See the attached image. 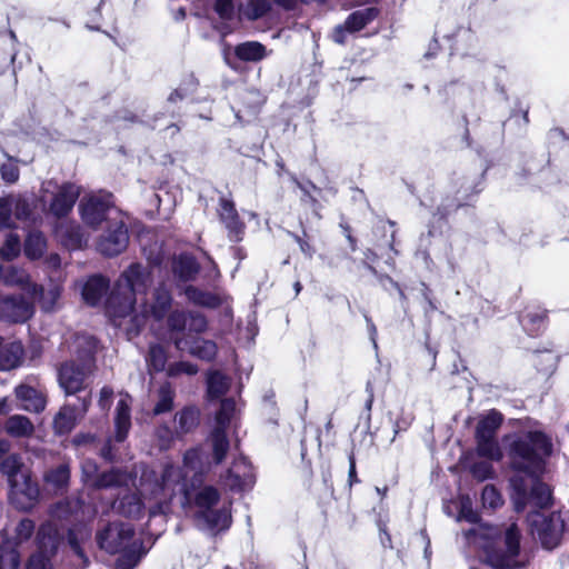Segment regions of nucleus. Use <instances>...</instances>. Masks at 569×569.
I'll use <instances>...</instances> for the list:
<instances>
[{"label":"nucleus","mask_w":569,"mask_h":569,"mask_svg":"<svg viewBox=\"0 0 569 569\" xmlns=\"http://www.w3.org/2000/svg\"><path fill=\"white\" fill-rule=\"evenodd\" d=\"M27 293L39 301L44 312H51L56 309V305L61 296V287L58 283H50L48 288H43L33 283L29 284Z\"/></svg>","instance_id":"obj_22"},{"label":"nucleus","mask_w":569,"mask_h":569,"mask_svg":"<svg viewBox=\"0 0 569 569\" xmlns=\"http://www.w3.org/2000/svg\"><path fill=\"white\" fill-rule=\"evenodd\" d=\"M82 479L86 485L92 487L99 477L98 463L92 459H84L81 463Z\"/></svg>","instance_id":"obj_53"},{"label":"nucleus","mask_w":569,"mask_h":569,"mask_svg":"<svg viewBox=\"0 0 569 569\" xmlns=\"http://www.w3.org/2000/svg\"><path fill=\"white\" fill-rule=\"evenodd\" d=\"M299 82L301 84H307V92L305 94V97L301 99V103L305 104V106H309L311 103V100L312 98L317 94L318 90H317V86H318V80L312 77V76H306L303 79H299Z\"/></svg>","instance_id":"obj_61"},{"label":"nucleus","mask_w":569,"mask_h":569,"mask_svg":"<svg viewBox=\"0 0 569 569\" xmlns=\"http://www.w3.org/2000/svg\"><path fill=\"white\" fill-rule=\"evenodd\" d=\"M10 486V500L21 510H29L40 496L38 483L26 475H20Z\"/></svg>","instance_id":"obj_14"},{"label":"nucleus","mask_w":569,"mask_h":569,"mask_svg":"<svg viewBox=\"0 0 569 569\" xmlns=\"http://www.w3.org/2000/svg\"><path fill=\"white\" fill-rule=\"evenodd\" d=\"M100 549L110 555L121 553L116 569H133L147 553L142 542L134 539V529L129 522H110L97 533Z\"/></svg>","instance_id":"obj_4"},{"label":"nucleus","mask_w":569,"mask_h":569,"mask_svg":"<svg viewBox=\"0 0 569 569\" xmlns=\"http://www.w3.org/2000/svg\"><path fill=\"white\" fill-rule=\"evenodd\" d=\"M481 500L485 508L497 509L503 503L500 492L492 485H487L482 489Z\"/></svg>","instance_id":"obj_49"},{"label":"nucleus","mask_w":569,"mask_h":569,"mask_svg":"<svg viewBox=\"0 0 569 569\" xmlns=\"http://www.w3.org/2000/svg\"><path fill=\"white\" fill-rule=\"evenodd\" d=\"M199 270L200 266L197 259L189 253H181L172 261V272L180 281L194 280Z\"/></svg>","instance_id":"obj_28"},{"label":"nucleus","mask_w":569,"mask_h":569,"mask_svg":"<svg viewBox=\"0 0 569 569\" xmlns=\"http://www.w3.org/2000/svg\"><path fill=\"white\" fill-rule=\"evenodd\" d=\"M63 539L62 528L52 521L43 522L36 535L37 549L54 557Z\"/></svg>","instance_id":"obj_19"},{"label":"nucleus","mask_w":569,"mask_h":569,"mask_svg":"<svg viewBox=\"0 0 569 569\" xmlns=\"http://www.w3.org/2000/svg\"><path fill=\"white\" fill-rule=\"evenodd\" d=\"M458 520H466L470 523H476L479 520V515L472 509V502L468 496H461L459 499Z\"/></svg>","instance_id":"obj_51"},{"label":"nucleus","mask_w":569,"mask_h":569,"mask_svg":"<svg viewBox=\"0 0 569 569\" xmlns=\"http://www.w3.org/2000/svg\"><path fill=\"white\" fill-rule=\"evenodd\" d=\"M4 430L13 438H27L33 435L34 426L28 417L13 415L7 419Z\"/></svg>","instance_id":"obj_32"},{"label":"nucleus","mask_w":569,"mask_h":569,"mask_svg":"<svg viewBox=\"0 0 569 569\" xmlns=\"http://www.w3.org/2000/svg\"><path fill=\"white\" fill-rule=\"evenodd\" d=\"M230 387L227 376L220 371H210L207 376V392L210 399L220 398Z\"/></svg>","instance_id":"obj_40"},{"label":"nucleus","mask_w":569,"mask_h":569,"mask_svg":"<svg viewBox=\"0 0 569 569\" xmlns=\"http://www.w3.org/2000/svg\"><path fill=\"white\" fill-rule=\"evenodd\" d=\"M158 400L153 408L156 416L169 412L173 407V400L176 397L174 389L168 382L161 385L158 389Z\"/></svg>","instance_id":"obj_41"},{"label":"nucleus","mask_w":569,"mask_h":569,"mask_svg":"<svg viewBox=\"0 0 569 569\" xmlns=\"http://www.w3.org/2000/svg\"><path fill=\"white\" fill-rule=\"evenodd\" d=\"M146 361L150 370L156 372L163 371L168 361L166 349L158 343L150 345Z\"/></svg>","instance_id":"obj_45"},{"label":"nucleus","mask_w":569,"mask_h":569,"mask_svg":"<svg viewBox=\"0 0 569 569\" xmlns=\"http://www.w3.org/2000/svg\"><path fill=\"white\" fill-rule=\"evenodd\" d=\"M22 466H23V462H22L20 455H18V453L8 455L7 453L0 460V472L6 475L9 479V482H11L12 480H16L17 478L20 477V475H21L20 471H21Z\"/></svg>","instance_id":"obj_44"},{"label":"nucleus","mask_w":569,"mask_h":569,"mask_svg":"<svg viewBox=\"0 0 569 569\" xmlns=\"http://www.w3.org/2000/svg\"><path fill=\"white\" fill-rule=\"evenodd\" d=\"M198 372V366L188 361H178L168 366L167 375L169 377H178L180 375L193 376Z\"/></svg>","instance_id":"obj_52"},{"label":"nucleus","mask_w":569,"mask_h":569,"mask_svg":"<svg viewBox=\"0 0 569 569\" xmlns=\"http://www.w3.org/2000/svg\"><path fill=\"white\" fill-rule=\"evenodd\" d=\"M136 486V476L120 469L101 472L92 486L94 489L129 488Z\"/></svg>","instance_id":"obj_24"},{"label":"nucleus","mask_w":569,"mask_h":569,"mask_svg":"<svg viewBox=\"0 0 569 569\" xmlns=\"http://www.w3.org/2000/svg\"><path fill=\"white\" fill-rule=\"evenodd\" d=\"M23 359V346L20 341H6L0 337V371L18 368Z\"/></svg>","instance_id":"obj_23"},{"label":"nucleus","mask_w":569,"mask_h":569,"mask_svg":"<svg viewBox=\"0 0 569 569\" xmlns=\"http://www.w3.org/2000/svg\"><path fill=\"white\" fill-rule=\"evenodd\" d=\"M20 251L21 243L19 236L16 233H9L0 249V258L2 260L11 261L20 254Z\"/></svg>","instance_id":"obj_48"},{"label":"nucleus","mask_w":569,"mask_h":569,"mask_svg":"<svg viewBox=\"0 0 569 569\" xmlns=\"http://www.w3.org/2000/svg\"><path fill=\"white\" fill-rule=\"evenodd\" d=\"M46 248L47 241L42 232L32 230L27 234L23 250L29 259L36 260L41 258Z\"/></svg>","instance_id":"obj_38"},{"label":"nucleus","mask_w":569,"mask_h":569,"mask_svg":"<svg viewBox=\"0 0 569 569\" xmlns=\"http://www.w3.org/2000/svg\"><path fill=\"white\" fill-rule=\"evenodd\" d=\"M52 558L53 556H49L48 553L37 549V551L29 558L27 569H51Z\"/></svg>","instance_id":"obj_54"},{"label":"nucleus","mask_w":569,"mask_h":569,"mask_svg":"<svg viewBox=\"0 0 569 569\" xmlns=\"http://www.w3.org/2000/svg\"><path fill=\"white\" fill-rule=\"evenodd\" d=\"M137 491L124 495L113 503V508L122 516L129 518H138L143 511L142 497H150V495H142L140 492V483L133 486Z\"/></svg>","instance_id":"obj_26"},{"label":"nucleus","mask_w":569,"mask_h":569,"mask_svg":"<svg viewBox=\"0 0 569 569\" xmlns=\"http://www.w3.org/2000/svg\"><path fill=\"white\" fill-rule=\"evenodd\" d=\"M114 427L116 440L118 442L124 441L131 427L130 403L127 397L121 398L117 403Z\"/></svg>","instance_id":"obj_29"},{"label":"nucleus","mask_w":569,"mask_h":569,"mask_svg":"<svg viewBox=\"0 0 569 569\" xmlns=\"http://www.w3.org/2000/svg\"><path fill=\"white\" fill-rule=\"evenodd\" d=\"M520 531L516 523L506 530L503 549L493 548L488 551V561L496 569H515L519 567Z\"/></svg>","instance_id":"obj_10"},{"label":"nucleus","mask_w":569,"mask_h":569,"mask_svg":"<svg viewBox=\"0 0 569 569\" xmlns=\"http://www.w3.org/2000/svg\"><path fill=\"white\" fill-rule=\"evenodd\" d=\"M7 201L10 204L11 214L18 220L30 219L34 209L33 194H9Z\"/></svg>","instance_id":"obj_31"},{"label":"nucleus","mask_w":569,"mask_h":569,"mask_svg":"<svg viewBox=\"0 0 569 569\" xmlns=\"http://www.w3.org/2000/svg\"><path fill=\"white\" fill-rule=\"evenodd\" d=\"M377 12L376 8H365L352 12L343 24L337 26L338 36H343L345 32H359L377 17Z\"/></svg>","instance_id":"obj_27"},{"label":"nucleus","mask_w":569,"mask_h":569,"mask_svg":"<svg viewBox=\"0 0 569 569\" xmlns=\"http://www.w3.org/2000/svg\"><path fill=\"white\" fill-rule=\"evenodd\" d=\"M59 237L64 247L70 250L83 248L88 243V236L83 229L73 223L61 226L58 229Z\"/></svg>","instance_id":"obj_30"},{"label":"nucleus","mask_w":569,"mask_h":569,"mask_svg":"<svg viewBox=\"0 0 569 569\" xmlns=\"http://www.w3.org/2000/svg\"><path fill=\"white\" fill-rule=\"evenodd\" d=\"M2 282L7 286L23 287L26 291L29 288V284H33L30 282L29 274L24 269L12 266L4 268Z\"/></svg>","instance_id":"obj_46"},{"label":"nucleus","mask_w":569,"mask_h":569,"mask_svg":"<svg viewBox=\"0 0 569 569\" xmlns=\"http://www.w3.org/2000/svg\"><path fill=\"white\" fill-rule=\"evenodd\" d=\"M218 214L220 221L228 231V238L232 242H240L243 239L246 226L240 220L232 200L221 198L219 201Z\"/></svg>","instance_id":"obj_17"},{"label":"nucleus","mask_w":569,"mask_h":569,"mask_svg":"<svg viewBox=\"0 0 569 569\" xmlns=\"http://www.w3.org/2000/svg\"><path fill=\"white\" fill-rule=\"evenodd\" d=\"M34 312L33 305L22 296L0 297V318L9 322H26Z\"/></svg>","instance_id":"obj_15"},{"label":"nucleus","mask_w":569,"mask_h":569,"mask_svg":"<svg viewBox=\"0 0 569 569\" xmlns=\"http://www.w3.org/2000/svg\"><path fill=\"white\" fill-rule=\"evenodd\" d=\"M502 415L497 410H490L483 416L476 429V437L497 438V431L502 423Z\"/></svg>","instance_id":"obj_37"},{"label":"nucleus","mask_w":569,"mask_h":569,"mask_svg":"<svg viewBox=\"0 0 569 569\" xmlns=\"http://www.w3.org/2000/svg\"><path fill=\"white\" fill-rule=\"evenodd\" d=\"M271 8L269 0H250L244 7H241L240 14L256 20L263 17Z\"/></svg>","instance_id":"obj_47"},{"label":"nucleus","mask_w":569,"mask_h":569,"mask_svg":"<svg viewBox=\"0 0 569 569\" xmlns=\"http://www.w3.org/2000/svg\"><path fill=\"white\" fill-rule=\"evenodd\" d=\"M551 451V440L539 430L521 432L510 441V467L518 472L510 479L516 511L521 512L527 506L543 509L550 505L551 490L539 476L545 471Z\"/></svg>","instance_id":"obj_1"},{"label":"nucleus","mask_w":569,"mask_h":569,"mask_svg":"<svg viewBox=\"0 0 569 569\" xmlns=\"http://www.w3.org/2000/svg\"><path fill=\"white\" fill-rule=\"evenodd\" d=\"M292 181L296 183V186L302 191L303 202H309L310 204H316L317 199L311 194L312 190H318L317 186L312 183L311 181H308L306 183L300 182L297 178L292 177Z\"/></svg>","instance_id":"obj_62"},{"label":"nucleus","mask_w":569,"mask_h":569,"mask_svg":"<svg viewBox=\"0 0 569 569\" xmlns=\"http://www.w3.org/2000/svg\"><path fill=\"white\" fill-rule=\"evenodd\" d=\"M109 290V280L100 274H93L82 286L81 295L84 302L96 307Z\"/></svg>","instance_id":"obj_25"},{"label":"nucleus","mask_w":569,"mask_h":569,"mask_svg":"<svg viewBox=\"0 0 569 569\" xmlns=\"http://www.w3.org/2000/svg\"><path fill=\"white\" fill-rule=\"evenodd\" d=\"M0 172L2 179L7 182L13 183L19 179L18 166L12 161L3 163L0 168Z\"/></svg>","instance_id":"obj_64"},{"label":"nucleus","mask_w":569,"mask_h":569,"mask_svg":"<svg viewBox=\"0 0 569 569\" xmlns=\"http://www.w3.org/2000/svg\"><path fill=\"white\" fill-rule=\"evenodd\" d=\"M14 393L20 401L21 409L39 413L44 410L47 406L46 390L38 386H32L29 382H23L16 387Z\"/></svg>","instance_id":"obj_18"},{"label":"nucleus","mask_w":569,"mask_h":569,"mask_svg":"<svg viewBox=\"0 0 569 569\" xmlns=\"http://www.w3.org/2000/svg\"><path fill=\"white\" fill-rule=\"evenodd\" d=\"M13 226L14 223L10 211V204L7 201V197H0V230L10 229Z\"/></svg>","instance_id":"obj_60"},{"label":"nucleus","mask_w":569,"mask_h":569,"mask_svg":"<svg viewBox=\"0 0 569 569\" xmlns=\"http://www.w3.org/2000/svg\"><path fill=\"white\" fill-rule=\"evenodd\" d=\"M234 412L236 401L233 399L227 398L221 400L220 408L216 413V427L208 438L214 465H220L226 459L229 451L230 442L227 430Z\"/></svg>","instance_id":"obj_7"},{"label":"nucleus","mask_w":569,"mask_h":569,"mask_svg":"<svg viewBox=\"0 0 569 569\" xmlns=\"http://www.w3.org/2000/svg\"><path fill=\"white\" fill-rule=\"evenodd\" d=\"M236 57L246 62H257L267 57L266 47L258 41H246L234 48Z\"/></svg>","instance_id":"obj_33"},{"label":"nucleus","mask_w":569,"mask_h":569,"mask_svg":"<svg viewBox=\"0 0 569 569\" xmlns=\"http://www.w3.org/2000/svg\"><path fill=\"white\" fill-rule=\"evenodd\" d=\"M43 479L46 483L53 488L54 491H64L70 480V468L68 463H60L49 469Z\"/></svg>","instance_id":"obj_35"},{"label":"nucleus","mask_w":569,"mask_h":569,"mask_svg":"<svg viewBox=\"0 0 569 569\" xmlns=\"http://www.w3.org/2000/svg\"><path fill=\"white\" fill-rule=\"evenodd\" d=\"M76 411L71 407H63L56 415L53 427L57 433L64 435L70 432L76 426Z\"/></svg>","instance_id":"obj_43"},{"label":"nucleus","mask_w":569,"mask_h":569,"mask_svg":"<svg viewBox=\"0 0 569 569\" xmlns=\"http://www.w3.org/2000/svg\"><path fill=\"white\" fill-rule=\"evenodd\" d=\"M189 321L187 323L189 333L187 336H191L190 333H197L200 335L204 332L208 328L207 319L203 315L198 312H191L188 317Z\"/></svg>","instance_id":"obj_56"},{"label":"nucleus","mask_w":569,"mask_h":569,"mask_svg":"<svg viewBox=\"0 0 569 569\" xmlns=\"http://www.w3.org/2000/svg\"><path fill=\"white\" fill-rule=\"evenodd\" d=\"M34 522L29 519V518H23L21 519L17 527H16V530H14V533H16V541H13L14 543H17V546L19 543H22L24 541H28L33 532H34Z\"/></svg>","instance_id":"obj_50"},{"label":"nucleus","mask_w":569,"mask_h":569,"mask_svg":"<svg viewBox=\"0 0 569 569\" xmlns=\"http://www.w3.org/2000/svg\"><path fill=\"white\" fill-rule=\"evenodd\" d=\"M172 305V297L164 283H160L152 293L151 303L143 302V318L152 317L161 321L169 312Z\"/></svg>","instance_id":"obj_20"},{"label":"nucleus","mask_w":569,"mask_h":569,"mask_svg":"<svg viewBox=\"0 0 569 569\" xmlns=\"http://www.w3.org/2000/svg\"><path fill=\"white\" fill-rule=\"evenodd\" d=\"M21 558L17 543L6 540L0 546V569H20Z\"/></svg>","instance_id":"obj_39"},{"label":"nucleus","mask_w":569,"mask_h":569,"mask_svg":"<svg viewBox=\"0 0 569 569\" xmlns=\"http://www.w3.org/2000/svg\"><path fill=\"white\" fill-rule=\"evenodd\" d=\"M82 221L96 229L103 221L107 223L117 217L118 210L112 206L111 194H92L84 197L79 203Z\"/></svg>","instance_id":"obj_9"},{"label":"nucleus","mask_w":569,"mask_h":569,"mask_svg":"<svg viewBox=\"0 0 569 569\" xmlns=\"http://www.w3.org/2000/svg\"><path fill=\"white\" fill-rule=\"evenodd\" d=\"M532 533L537 535L546 549H553L559 545L565 530V521L560 513L552 512L550 516L535 512L529 517Z\"/></svg>","instance_id":"obj_11"},{"label":"nucleus","mask_w":569,"mask_h":569,"mask_svg":"<svg viewBox=\"0 0 569 569\" xmlns=\"http://www.w3.org/2000/svg\"><path fill=\"white\" fill-rule=\"evenodd\" d=\"M476 440L477 452L479 456L492 461H499L502 458V452L497 438L476 437Z\"/></svg>","instance_id":"obj_42"},{"label":"nucleus","mask_w":569,"mask_h":569,"mask_svg":"<svg viewBox=\"0 0 569 569\" xmlns=\"http://www.w3.org/2000/svg\"><path fill=\"white\" fill-rule=\"evenodd\" d=\"M197 87L196 80L190 77L189 80L177 88L168 98V102L176 103L178 100L184 99L188 94L192 93Z\"/></svg>","instance_id":"obj_58"},{"label":"nucleus","mask_w":569,"mask_h":569,"mask_svg":"<svg viewBox=\"0 0 569 569\" xmlns=\"http://www.w3.org/2000/svg\"><path fill=\"white\" fill-rule=\"evenodd\" d=\"M174 346L179 350L188 351L192 357L203 361H212L218 352V347L213 340L201 337L186 336L174 339Z\"/></svg>","instance_id":"obj_16"},{"label":"nucleus","mask_w":569,"mask_h":569,"mask_svg":"<svg viewBox=\"0 0 569 569\" xmlns=\"http://www.w3.org/2000/svg\"><path fill=\"white\" fill-rule=\"evenodd\" d=\"M471 473L472 476L479 480L485 481L487 479H490L493 477V467L488 461H479L475 462L471 467Z\"/></svg>","instance_id":"obj_57"},{"label":"nucleus","mask_w":569,"mask_h":569,"mask_svg":"<svg viewBox=\"0 0 569 569\" xmlns=\"http://www.w3.org/2000/svg\"><path fill=\"white\" fill-rule=\"evenodd\" d=\"M210 469L204 461L200 448H191L183 455V466L167 463L160 481L152 471L144 470L140 478V492L150 495L159 505L167 503L173 498L179 499L182 507L191 502V490L197 489L203 481V475Z\"/></svg>","instance_id":"obj_2"},{"label":"nucleus","mask_w":569,"mask_h":569,"mask_svg":"<svg viewBox=\"0 0 569 569\" xmlns=\"http://www.w3.org/2000/svg\"><path fill=\"white\" fill-rule=\"evenodd\" d=\"M453 196H448L442 201V203L438 207V213L441 217H445L449 212L468 204L472 198L481 191L479 188V183H476L475 180L462 178L455 181L453 186Z\"/></svg>","instance_id":"obj_13"},{"label":"nucleus","mask_w":569,"mask_h":569,"mask_svg":"<svg viewBox=\"0 0 569 569\" xmlns=\"http://www.w3.org/2000/svg\"><path fill=\"white\" fill-rule=\"evenodd\" d=\"M129 243L127 222L120 212L107 223V228L97 241V250L106 257H116L123 252Z\"/></svg>","instance_id":"obj_8"},{"label":"nucleus","mask_w":569,"mask_h":569,"mask_svg":"<svg viewBox=\"0 0 569 569\" xmlns=\"http://www.w3.org/2000/svg\"><path fill=\"white\" fill-rule=\"evenodd\" d=\"M219 499L220 493L212 486H207L199 490H191V502L188 503L187 507L193 505L197 508L194 518L200 529L210 532H219L230 527V507L224 506L220 509L213 508Z\"/></svg>","instance_id":"obj_6"},{"label":"nucleus","mask_w":569,"mask_h":569,"mask_svg":"<svg viewBox=\"0 0 569 569\" xmlns=\"http://www.w3.org/2000/svg\"><path fill=\"white\" fill-rule=\"evenodd\" d=\"M220 481L226 489L232 492L251 489L254 483V476L250 462L243 457L236 459L226 475L221 476Z\"/></svg>","instance_id":"obj_12"},{"label":"nucleus","mask_w":569,"mask_h":569,"mask_svg":"<svg viewBox=\"0 0 569 569\" xmlns=\"http://www.w3.org/2000/svg\"><path fill=\"white\" fill-rule=\"evenodd\" d=\"M79 194L80 191L76 184H62L52 198L50 212L57 218L66 217L72 210Z\"/></svg>","instance_id":"obj_21"},{"label":"nucleus","mask_w":569,"mask_h":569,"mask_svg":"<svg viewBox=\"0 0 569 569\" xmlns=\"http://www.w3.org/2000/svg\"><path fill=\"white\" fill-rule=\"evenodd\" d=\"M151 284V272L140 263L130 264L119 277L107 298V311L111 317L124 318L134 309L138 296H144Z\"/></svg>","instance_id":"obj_3"},{"label":"nucleus","mask_w":569,"mask_h":569,"mask_svg":"<svg viewBox=\"0 0 569 569\" xmlns=\"http://www.w3.org/2000/svg\"><path fill=\"white\" fill-rule=\"evenodd\" d=\"M176 421L178 433H189L199 425L200 410L194 406H187L176 413Z\"/></svg>","instance_id":"obj_34"},{"label":"nucleus","mask_w":569,"mask_h":569,"mask_svg":"<svg viewBox=\"0 0 569 569\" xmlns=\"http://www.w3.org/2000/svg\"><path fill=\"white\" fill-rule=\"evenodd\" d=\"M168 328L174 332H182L187 328L188 316L180 310H174L168 315Z\"/></svg>","instance_id":"obj_55"},{"label":"nucleus","mask_w":569,"mask_h":569,"mask_svg":"<svg viewBox=\"0 0 569 569\" xmlns=\"http://www.w3.org/2000/svg\"><path fill=\"white\" fill-rule=\"evenodd\" d=\"M68 543L77 557L82 561L83 567H88L90 563L89 558L81 547L77 532L72 529L68 530Z\"/></svg>","instance_id":"obj_59"},{"label":"nucleus","mask_w":569,"mask_h":569,"mask_svg":"<svg viewBox=\"0 0 569 569\" xmlns=\"http://www.w3.org/2000/svg\"><path fill=\"white\" fill-rule=\"evenodd\" d=\"M97 340L89 335H78L74 339L77 360H68L58 369V382L66 396L83 391L94 365Z\"/></svg>","instance_id":"obj_5"},{"label":"nucleus","mask_w":569,"mask_h":569,"mask_svg":"<svg viewBox=\"0 0 569 569\" xmlns=\"http://www.w3.org/2000/svg\"><path fill=\"white\" fill-rule=\"evenodd\" d=\"M187 299L201 307L217 308L221 306L222 299L219 295L188 286L184 290Z\"/></svg>","instance_id":"obj_36"},{"label":"nucleus","mask_w":569,"mask_h":569,"mask_svg":"<svg viewBox=\"0 0 569 569\" xmlns=\"http://www.w3.org/2000/svg\"><path fill=\"white\" fill-rule=\"evenodd\" d=\"M545 315L541 312H531L528 311L520 316L519 320L522 327L528 330L531 335L535 333V330L528 328V323L540 326L543 322Z\"/></svg>","instance_id":"obj_63"}]
</instances>
